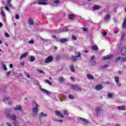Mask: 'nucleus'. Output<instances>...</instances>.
I'll return each instance as SVG.
<instances>
[{"mask_svg": "<svg viewBox=\"0 0 126 126\" xmlns=\"http://www.w3.org/2000/svg\"><path fill=\"white\" fill-rule=\"evenodd\" d=\"M21 65H24V62H22L21 63Z\"/></svg>", "mask_w": 126, "mask_h": 126, "instance_id": "obj_58", "label": "nucleus"}, {"mask_svg": "<svg viewBox=\"0 0 126 126\" xmlns=\"http://www.w3.org/2000/svg\"><path fill=\"white\" fill-rule=\"evenodd\" d=\"M118 32H119V31H115V32H114V33H115V34H116V33H118Z\"/></svg>", "mask_w": 126, "mask_h": 126, "instance_id": "obj_61", "label": "nucleus"}, {"mask_svg": "<svg viewBox=\"0 0 126 126\" xmlns=\"http://www.w3.org/2000/svg\"><path fill=\"white\" fill-rule=\"evenodd\" d=\"M29 23L31 25H33L34 24V21L32 19H30L29 20Z\"/></svg>", "mask_w": 126, "mask_h": 126, "instance_id": "obj_24", "label": "nucleus"}, {"mask_svg": "<svg viewBox=\"0 0 126 126\" xmlns=\"http://www.w3.org/2000/svg\"><path fill=\"white\" fill-rule=\"evenodd\" d=\"M35 57H34V56L31 57L30 61L31 62H34V61H35Z\"/></svg>", "mask_w": 126, "mask_h": 126, "instance_id": "obj_31", "label": "nucleus"}, {"mask_svg": "<svg viewBox=\"0 0 126 126\" xmlns=\"http://www.w3.org/2000/svg\"><path fill=\"white\" fill-rule=\"evenodd\" d=\"M56 121H57V122H60L61 123H63V121L62 120H57Z\"/></svg>", "mask_w": 126, "mask_h": 126, "instance_id": "obj_53", "label": "nucleus"}, {"mask_svg": "<svg viewBox=\"0 0 126 126\" xmlns=\"http://www.w3.org/2000/svg\"><path fill=\"white\" fill-rule=\"evenodd\" d=\"M70 69L72 72H75V70H74V65H71L70 66Z\"/></svg>", "mask_w": 126, "mask_h": 126, "instance_id": "obj_23", "label": "nucleus"}, {"mask_svg": "<svg viewBox=\"0 0 126 126\" xmlns=\"http://www.w3.org/2000/svg\"><path fill=\"white\" fill-rule=\"evenodd\" d=\"M107 96L108 98H113V94L112 93L107 94Z\"/></svg>", "mask_w": 126, "mask_h": 126, "instance_id": "obj_28", "label": "nucleus"}, {"mask_svg": "<svg viewBox=\"0 0 126 126\" xmlns=\"http://www.w3.org/2000/svg\"><path fill=\"white\" fill-rule=\"evenodd\" d=\"M10 73H11V71H9L6 73V75L8 76L10 75Z\"/></svg>", "mask_w": 126, "mask_h": 126, "instance_id": "obj_39", "label": "nucleus"}, {"mask_svg": "<svg viewBox=\"0 0 126 126\" xmlns=\"http://www.w3.org/2000/svg\"><path fill=\"white\" fill-rule=\"evenodd\" d=\"M59 81L61 83H63L64 82V79L63 77H60Z\"/></svg>", "mask_w": 126, "mask_h": 126, "instance_id": "obj_20", "label": "nucleus"}, {"mask_svg": "<svg viewBox=\"0 0 126 126\" xmlns=\"http://www.w3.org/2000/svg\"><path fill=\"white\" fill-rule=\"evenodd\" d=\"M46 1H48V0H38L37 3L40 5H47L48 3Z\"/></svg>", "mask_w": 126, "mask_h": 126, "instance_id": "obj_4", "label": "nucleus"}, {"mask_svg": "<svg viewBox=\"0 0 126 126\" xmlns=\"http://www.w3.org/2000/svg\"><path fill=\"white\" fill-rule=\"evenodd\" d=\"M68 41V39L67 38H60V41L61 43H66V42H67Z\"/></svg>", "mask_w": 126, "mask_h": 126, "instance_id": "obj_13", "label": "nucleus"}, {"mask_svg": "<svg viewBox=\"0 0 126 126\" xmlns=\"http://www.w3.org/2000/svg\"><path fill=\"white\" fill-rule=\"evenodd\" d=\"M5 37H7V38L10 37V35H9V34H8L7 32L5 33Z\"/></svg>", "mask_w": 126, "mask_h": 126, "instance_id": "obj_42", "label": "nucleus"}, {"mask_svg": "<svg viewBox=\"0 0 126 126\" xmlns=\"http://www.w3.org/2000/svg\"><path fill=\"white\" fill-rule=\"evenodd\" d=\"M113 58V55H107L106 56H104L102 58L103 61H105L106 60H110V59H112Z\"/></svg>", "mask_w": 126, "mask_h": 126, "instance_id": "obj_9", "label": "nucleus"}, {"mask_svg": "<svg viewBox=\"0 0 126 126\" xmlns=\"http://www.w3.org/2000/svg\"><path fill=\"white\" fill-rule=\"evenodd\" d=\"M114 79H115V82H119V78L118 77H114Z\"/></svg>", "mask_w": 126, "mask_h": 126, "instance_id": "obj_32", "label": "nucleus"}, {"mask_svg": "<svg viewBox=\"0 0 126 126\" xmlns=\"http://www.w3.org/2000/svg\"><path fill=\"white\" fill-rule=\"evenodd\" d=\"M80 120L82 121V122L84 123V124H85V125L89 124V122L88 121V120L85 119L80 118Z\"/></svg>", "mask_w": 126, "mask_h": 126, "instance_id": "obj_14", "label": "nucleus"}, {"mask_svg": "<svg viewBox=\"0 0 126 126\" xmlns=\"http://www.w3.org/2000/svg\"><path fill=\"white\" fill-rule=\"evenodd\" d=\"M93 64H96V61H94V63Z\"/></svg>", "mask_w": 126, "mask_h": 126, "instance_id": "obj_59", "label": "nucleus"}, {"mask_svg": "<svg viewBox=\"0 0 126 126\" xmlns=\"http://www.w3.org/2000/svg\"><path fill=\"white\" fill-rule=\"evenodd\" d=\"M9 99V97H7V96H5L4 97V102H5V101H7Z\"/></svg>", "mask_w": 126, "mask_h": 126, "instance_id": "obj_35", "label": "nucleus"}, {"mask_svg": "<svg viewBox=\"0 0 126 126\" xmlns=\"http://www.w3.org/2000/svg\"><path fill=\"white\" fill-rule=\"evenodd\" d=\"M2 67L4 69V70H7V68H6V66L4 64H3Z\"/></svg>", "mask_w": 126, "mask_h": 126, "instance_id": "obj_38", "label": "nucleus"}, {"mask_svg": "<svg viewBox=\"0 0 126 126\" xmlns=\"http://www.w3.org/2000/svg\"><path fill=\"white\" fill-rule=\"evenodd\" d=\"M9 67L12 68V67H13V64H12V63L10 64Z\"/></svg>", "mask_w": 126, "mask_h": 126, "instance_id": "obj_50", "label": "nucleus"}, {"mask_svg": "<svg viewBox=\"0 0 126 126\" xmlns=\"http://www.w3.org/2000/svg\"><path fill=\"white\" fill-rule=\"evenodd\" d=\"M83 31H84V32H87V28H83Z\"/></svg>", "mask_w": 126, "mask_h": 126, "instance_id": "obj_49", "label": "nucleus"}, {"mask_svg": "<svg viewBox=\"0 0 126 126\" xmlns=\"http://www.w3.org/2000/svg\"><path fill=\"white\" fill-rule=\"evenodd\" d=\"M87 77L88 79H90L91 80H92V79H94V76H93L92 75L87 74Z\"/></svg>", "mask_w": 126, "mask_h": 126, "instance_id": "obj_17", "label": "nucleus"}, {"mask_svg": "<svg viewBox=\"0 0 126 126\" xmlns=\"http://www.w3.org/2000/svg\"><path fill=\"white\" fill-rule=\"evenodd\" d=\"M5 116L7 118H9L10 119H11L12 121H14V126H16L17 125H18V122H16V116L15 115H11L10 114V112H6L5 114Z\"/></svg>", "mask_w": 126, "mask_h": 126, "instance_id": "obj_2", "label": "nucleus"}, {"mask_svg": "<svg viewBox=\"0 0 126 126\" xmlns=\"http://www.w3.org/2000/svg\"><path fill=\"white\" fill-rule=\"evenodd\" d=\"M63 32H67V28H63Z\"/></svg>", "mask_w": 126, "mask_h": 126, "instance_id": "obj_43", "label": "nucleus"}, {"mask_svg": "<svg viewBox=\"0 0 126 126\" xmlns=\"http://www.w3.org/2000/svg\"><path fill=\"white\" fill-rule=\"evenodd\" d=\"M39 108V105L37 103H35V107L34 108H32V111L33 112V113L37 116L38 114V109Z\"/></svg>", "mask_w": 126, "mask_h": 126, "instance_id": "obj_3", "label": "nucleus"}, {"mask_svg": "<svg viewBox=\"0 0 126 126\" xmlns=\"http://www.w3.org/2000/svg\"><path fill=\"white\" fill-rule=\"evenodd\" d=\"M100 7H101L99 5H97L94 6L93 8L94 10H98V9H100Z\"/></svg>", "mask_w": 126, "mask_h": 126, "instance_id": "obj_22", "label": "nucleus"}, {"mask_svg": "<svg viewBox=\"0 0 126 126\" xmlns=\"http://www.w3.org/2000/svg\"><path fill=\"white\" fill-rule=\"evenodd\" d=\"M4 8L6 9V10H9V8L7 6H5Z\"/></svg>", "mask_w": 126, "mask_h": 126, "instance_id": "obj_52", "label": "nucleus"}, {"mask_svg": "<svg viewBox=\"0 0 126 126\" xmlns=\"http://www.w3.org/2000/svg\"><path fill=\"white\" fill-rule=\"evenodd\" d=\"M37 71H38V73H39L40 74H41L42 73H44V71H43V70H42L38 69Z\"/></svg>", "mask_w": 126, "mask_h": 126, "instance_id": "obj_37", "label": "nucleus"}, {"mask_svg": "<svg viewBox=\"0 0 126 126\" xmlns=\"http://www.w3.org/2000/svg\"><path fill=\"white\" fill-rule=\"evenodd\" d=\"M15 111H21L22 107L20 105H17L15 107H14Z\"/></svg>", "mask_w": 126, "mask_h": 126, "instance_id": "obj_11", "label": "nucleus"}, {"mask_svg": "<svg viewBox=\"0 0 126 126\" xmlns=\"http://www.w3.org/2000/svg\"><path fill=\"white\" fill-rule=\"evenodd\" d=\"M68 98L69 99H74V96L72 95V94H69L68 96Z\"/></svg>", "mask_w": 126, "mask_h": 126, "instance_id": "obj_36", "label": "nucleus"}, {"mask_svg": "<svg viewBox=\"0 0 126 126\" xmlns=\"http://www.w3.org/2000/svg\"><path fill=\"white\" fill-rule=\"evenodd\" d=\"M1 14L2 16H4V17H5V13H4V11H1Z\"/></svg>", "mask_w": 126, "mask_h": 126, "instance_id": "obj_41", "label": "nucleus"}, {"mask_svg": "<svg viewBox=\"0 0 126 126\" xmlns=\"http://www.w3.org/2000/svg\"><path fill=\"white\" fill-rule=\"evenodd\" d=\"M81 57V54H80V52H78V56H71V60L73 61V62H75L77 60V58H80Z\"/></svg>", "mask_w": 126, "mask_h": 126, "instance_id": "obj_6", "label": "nucleus"}, {"mask_svg": "<svg viewBox=\"0 0 126 126\" xmlns=\"http://www.w3.org/2000/svg\"><path fill=\"white\" fill-rule=\"evenodd\" d=\"M118 110H122V111H125V110H126V106L125 105L118 106Z\"/></svg>", "mask_w": 126, "mask_h": 126, "instance_id": "obj_18", "label": "nucleus"}, {"mask_svg": "<svg viewBox=\"0 0 126 126\" xmlns=\"http://www.w3.org/2000/svg\"><path fill=\"white\" fill-rule=\"evenodd\" d=\"M102 36H106V35H107V32H104L102 33Z\"/></svg>", "mask_w": 126, "mask_h": 126, "instance_id": "obj_46", "label": "nucleus"}, {"mask_svg": "<svg viewBox=\"0 0 126 126\" xmlns=\"http://www.w3.org/2000/svg\"><path fill=\"white\" fill-rule=\"evenodd\" d=\"M2 26V23L1 22H0V28Z\"/></svg>", "mask_w": 126, "mask_h": 126, "instance_id": "obj_57", "label": "nucleus"}, {"mask_svg": "<svg viewBox=\"0 0 126 126\" xmlns=\"http://www.w3.org/2000/svg\"><path fill=\"white\" fill-rule=\"evenodd\" d=\"M125 37H126V35L125 34H122V36L121 37V40H124Z\"/></svg>", "mask_w": 126, "mask_h": 126, "instance_id": "obj_47", "label": "nucleus"}, {"mask_svg": "<svg viewBox=\"0 0 126 126\" xmlns=\"http://www.w3.org/2000/svg\"><path fill=\"white\" fill-rule=\"evenodd\" d=\"M16 19H19V15L16 14L15 16Z\"/></svg>", "mask_w": 126, "mask_h": 126, "instance_id": "obj_48", "label": "nucleus"}, {"mask_svg": "<svg viewBox=\"0 0 126 126\" xmlns=\"http://www.w3.org/2000/svg\"><path fill=\"white\" fill-rule=\"evenodd\" d=\"M110 18H111V15L109 14H107L104 17V21H108Z\"/></svg>", "mask_w": 126, "mask_h": 126, "instance_id": "obj_12", "label": "nucleus"}, {"mask_svg": "<svg viewBox=\"0 0 126 126\" xmlns=\"http://www.w3.org/2000/svg\"><path fill=\"white\" fill-rule=\"evenodd\" d=\"M115 126H120V125H119V124H116V125H115Z\"/></svg>", "mask_w": 126, "mask_h": 126, "instance_id": "obj_64", "label": "nucleus"}, {"mask_svg": "<svg viewBox=\"0 0 126 126\" xmlns=\"http://www.w3.org/2000/svg\"><path fill=\"white\" fill-rule=\"evenodd\" d=\"M28 55V52H25L23 55H21V56L20 58V60H22L23 59V58H26V57H27Z\"/></svg>", "mask_w": 126, "mask_h": 126, "instance_id": "obj_15", "label": "nucleus"}, {"mask_svg": "<svg viewBox=\"0 0 126 126\" xmlns=\"http://www.w3.org/2000/svg\"><path fill=\"white\" fill-rule=\"evenodd\" d=\"M14 26H16V23H14Z\"/></svg>", "mask_w": 126, "mask_h": 126, "instance_id": "obj_63", "label": "nucleus"}, {"mask_svg": "<svg viewBox=\"0 0 126 126\" xmlns=\"http://www.w3.org/2000/svg\"><path fill=\"white\" fill-rule=\"evenodd\" d=\"M53 60L54 58H53V56H49L45 60V63H51V62H53Z\"/></svg>", "mask_w": 126, "mask_h": 126, "instance_id": "obj_5", "label": "nucleus"}, {"mask_svg": "<svg viewBox=\"0 0 126 126\" xmlns=\"http://www.w3.org/2000/svg\"><path fill=\"white\" fill-rule=\"evenodd\" d=\"M121 55L122 56H125L126 57V47H122L121 50ZM126 62V58H121L120 57H118L117 59H116V62Z\"/></svg>", "mask_w": 126, "mask_h": 126, "instance_id": "obj_1", "label": "nucleus"}, {"mask_svg": "<svg viewBox=\"0 0 126 126\" xmlns=\"http://www.w3.org/2000/svg\"><path fill=\"white\" fill-rule=\"evenodd\" d=\"M75 16H74V15H72V14H70L69 15V19H73V17H74Z\"/></svg>", "mask_w": 126, "mask_h": 126, "instance_id": "obj_30", "label": "nucleus"}, {"mask_svg": "<svg viewBox=\"0 0 126 126\" xmlns=\"http://www.w3.org/2000/svg\"><path fill=\"white\" fill-rule=\"evenodd\" d=\"M108 64H105V65H104L101 66V68H102V69H105V68L108 67Z\"/></svg>", "mask_w": 126, "mask_h": 126, "instance_id": "obj_34", "label": "nucleus"}, {"mask_svg": "<svg viewBox=\"0 0 126 126\" xmlns=\"http://www.w3.org/2000/svg\"><path fill=\"white\" fill-rule=\"evenodd\" d=\"M92 50L94 51H98V46H94L92 47Z\"/></svg>", "mask_w": 126, "mask_h": 126, "instance_id": "obj_25", "label": "nucleus"}, {"mask_svg": "<svg viewBox=\"0 0 126 126\" xmlns=\"http://www.w3.org/2000/svg\"><path fill=\"white\" fill-rule=\"evenodd\" d=\"M29 43L30 44H34V40H31L29 41Z\"/></svg>", "mask_w": 126, "mask_h": 126, "instance_id": "obj_45", "label": "nucleus"}, {"mask_svg": "<svg viewBox=\"0 0 126 126\" xmlns=\"http://www.w3.org/2000/svg\"><path fill=\"white\" fill-rule=\"evenodd\" d=\"M102 111H103V109L100 107H97L95 109V112L97 114H100Z\"/></svg>", "mask_w": 126, "mask_h": 126, "instance_id": "obj_10", "label": "nucleus"}, {"mask_svg": "<svg viewBox=\"0 0 126 126\" xmlns=\"http://www.w3.org/2000/svg\"><path fill=\"white\" fill-rule=\"evenodd\" d=\"M11 1V0H7L6 2L8 6H11V4L10 3Z\"/></svg>", "mask_w": 126, "mask_h": 126, "instance_id": "obj_27", "label": "nucleus"}, {"mask_svg": "<svg viewBox=\"0 0 126 126\" xmlns=\"http://www.w3.org/2000/svg\"><path fill=\"white\" fill-rule=\"evenodd\" d=\"M71 89H72V90H76V91H79V90H80V88L77 86L72 85H71Z\"/></svg>", "mask_w": 126, "mask_h": 126, "instance_id": "obj_7", "label": "nucleus"}, {"mask_svg": "<svg viewBox=\"0 0 126 126\" xmlns=\"http://www.w3.org/2000/svg\"><path fill=\"white\" fill-rule=\"evenodd\" d=\"M60 2H61L60 0H55L53 1V3H54V4H58V3H60Z\"/></svg>", "mask_w": 126, "mask_h": 126, "instance_id": "obj_26", "label": "nucleus"}, {"mask_svg": "<svg viewBox=\"0 0 126 126\" xmlns=\"http://www.w3.org/2000/svg\"><path fill=\"white\" fill-rule=\"evenodd\" d=\"M89 51H88V50H86L85 51V53H86V54H87V53H89Z\"/></svg>", "mask_w": 126, "mask_h": 126, "instance_id": "obj_56", "label": "nucleus"}, {"mask_svg": "<svg viewBox=\"0 0 126 126\" xmlns=\"http://www.w3.org/2000/svg\"><path fill=\"white\" fill-rule=\"evenodd\" d=\"M94 59H95V56H92V57L91 58V61L94 60Z\"/></svg>", "mask_w": 126, "mask_h": 126, "instance_id": "obj_51", "label": "nucleus"}, {"mask_svg": "<svg viewBox=\"0 0 126 126\" xmlns=\"http://www.w3.org/2000/svg\"><path fill=\"white\" fill-rule=\"evenodd\" d=\"M70 79H72V80H74V77H70Z\"/></svg>", "mask_w": 126, "mask_h": 126, "instance_id": "obj_55", "label": "nucleus"}, {"mask_svg": "<svg viewBox=\"0 0 126 126\" xmlns=\"http://www.w3.org/2000/svg\"><path fill=\"white\" fill-rule=\"evenodd\" d=\"M102 88V85H98L95 87V89L96 90H101Z\"/></svg>", "mask_w": 126, "mask_h": 126, "instance_id": "obj_21", "label": "nucleus"}, {"mask_svg": "<svg viewBox=\"0 0 126 126\" xmlns=\"http://www.w3.org/2000/svg\"><path fill=\"white\" fill-rule=\"evenodd\" d=\"M122 27L123 28H126V18H125L123 20V24H122Z\"/></svg>", "mask_w": 126, "mask_h": 126, "instance_id": "obj_16", "label": "nucleus"}, {"mask_svg": "<svg viewBox=\"0 0 126 126\" xmlns=\"http://www.w3.org/2000/svg\"><path fill=\"white\" fill-rule=\"evenodd\" d=\"M26 76H27V77H28V78H30V75L29 74H26Z\"/></svg>", "mask_w": 126, "mask_h": 126, "instance_id": "obj_54", "label": "nucleus"}, {"mask_svg": "<svg viewBox=\"0 0 126 126\" xmlns=\"http://www.w3.org/2000/svg\"><path fill=\"white\" fill-rule=\"evenodd\" d=\"M42 92H43V93H45L46 94H52V93H51V92H49L47 90L42 89Z\"/></svg>", "mask_w": 126, "mask_h": 126, "instance_id": "obj_19", "label": "nucleus"}, {"mask_svg": "<svg viewBox=\"0 0 126 126\" xmlns=\"http://www.w3.org/2000/svg\"><path fill=\"white\" fill-rule=\"evenodd\" d=\"M45 82V83H48L49 85H52V83L48 80H46Z\"/></svg>", "mask_w": 126, "mask_h": 126, "instance_id": "obj_33", "label": "nucleus"}, {"mask_svg": "<svg viewBox=\"0 0 126 126\" xmlns=\"http://www.w3.org/2000/svg\"><path fill=\"white\" fill-rule=\"evenodd\" d=\"M63 114H64V115H68V112L66 110H64L63 111Z\"/></svg>", "mask_w": 126, "mask_h": 126, "instance_id": "obj_44", "label": "nucleus"}, {"mask_svg": "<svg viewBox=\"0 0 126 126\" xmlns=\"http://www.w3.org/2000/svg\"><path fill=\"white\" fill-rule=\"evenodd\" d=\"M5 45L7 47H8V44H7V43H5Z\"/></svg>", "mask_w": 126, "mask_h": 126, "instance_id": "obj_60", "label": "nucleus"}, {"mask_svg": "<svg viewBox=\"0 0 126 126\" xmlns=\"http://www.w3.org/2000/svg\"><path fill=\"white\" fill-rule=\"evenodd\" d=\"M72 39H73V40H77V37H76L75 35H72Z\"/></svg>", "mask_w": 126, "mask_h": 126, "instance_id": "obj_40", "label": "nucleus"}, {"mask_svg": "<svg viewBox=\"0 0 126 126\" xmlns=\"http://www.w3.org/2000/svg\"><path fill=\"white\" fill-rule=\"evenodd\" d=\"M2 44V41L1 40H0V45Z\"/></svg>", "mask_w": 126, "mask_h": 126, "instance_id": "obj_62", "label": "nucleus"}, {"mask_svg": "<svg viewBox=\"0 0 126 126\" xmlns=\"http://www.w3.org/2000/svg\"><path fill=\"white\" fill-rule=\"evenodd\" d=\"M55 112L56 116H58V117H60V118L64 117L63 114V113H61V112L56 110L55 111Z\"/></svg>", "mask_w": 126, "mask_h": 126, "instance_id": "obj_8", "label": "nucleus"}, {"mask_svg": "<svg viewBox=\"0 0 126 126\" xmlns=\"http://www.w3.org/2000/svg\"><path fill=\"white\" fill-rule=\"evenodd\" d=\"M40 117H47V114H44L43 112H41L39 114Z\"/></svg>", "mask_w": 126, "mask_h": 126, "instance_id": "obj_29", "label": "nucleus"}]
</instances>
